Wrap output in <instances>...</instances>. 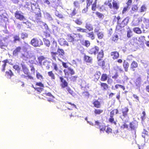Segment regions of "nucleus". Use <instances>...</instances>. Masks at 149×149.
<instances>
[{
	"label": "nucleus",
	"mask_w": 149,
	"mask_h": 149,
	"mask_svg": "<svg viewBox=\"0 0 149 149\" xmlns=\"http://www.w3.org/2000/svg\"><path fill=\"white\" fill-rule=\"evenodd\" d=\"M66 37V39L68 42L74 43L79 41L82 36L80 33H73L67 34Z\"/></svg>",
	"instance_id": "2"
},
{
	"label": "nucleus",
	"mask_w": 149,
	"mask_h": 149,
	"mask_svg": "<svg viewBox=\"0 0 149 149\" xmlns=\"http://www.w3.org/2000/svg\"><path fill=\"white\" fill-rule=\"evenodd\" d=\"M93 0H86V6L87 7H89L92 4Z\"/></svg>",
	"instance_id": "60"
},
{
	"label": "nucleus",
	"mask_w": 149,
	"mask_h": 149,
	"mask_svg": "<svg viewBox=\"0 0 149 149\" xmlns=\"http://www.w3.org/2000/svg\"><path fill=\"white\" fill-rule=\"evenodd\" d=\"M123 66L125 71V72H127L128 71V68L129 66V63L126 61L125 60H124L123 61Z\"/></svg>",
	"instance_id": "22"
},
{
	"label": "nucleus",
	"mask_w": 149,
	"mask_h": 149,
	"mask_svg": "<svg viewBox=\"0 0 149 149\" xmlns=\"http://www.w3.org/2000/svg\"><path fill=\"white\" fill-rule=\"evenodd\" d=\"M85 27L86 29L89 31H92L93 29L92 25L89 22L86 23Z\"/></svg>",
	"instance_id": "18"
},
{
	"label": "nucleus",
	"mask_w": 149,
	"mask_h": 149,
	"mask_svg": "<svg viewBox=\"0 0 149 149\" xmlns=\"http://www.w3.org/2000/svg\"><path fill=\"white\" fill-rule=\"evenodd\" d=\"M82 45L87 47H89L90 45V41L88 40H85L84 43L82 44Z\"/></svg>",
	"instance_id": "54"
},
{
	"label": "nucleus",
	"mask_w": 149,
	"mask_h": 149,
	"mask_svg": "<svg viewBox=\"0 0 149 149\" xmlns=\"http://www.w3.org/2000/svg\"><path fill=\"white\" fill-rule=\"evenodd\" d=\"M130 127L132 130H134L136 128L135 123L133 122L130 123Z\"/></svg>",
	"instance_id": "53"
},
{
	"label": "nucleus",
	"mask_w": 149,
	"mask_h": 149,
	"mask_svg": "<svg viewBox=\"0 0 149 149\" xmlns=\"http://www.w3.org/2000/svg\"><path fill=\"white\" fill-rule=\"evenodd\" d=\"M58 42L59 44L61 46H69L68 43L64 39L60 38Z\"/></svg>",
	"instance_id": "17"
},
{
	"label": "nucleus",
	"mask_w": 149,
	"mask_h": 149,
	"mask_svg": "<svg viewBox=\"0 0 149 149\" xmlns=\"http://www.w3.org/2000/svg\"><path fill=\"white\" fill-rule=\"evenodd\" d=\"M15 17L17 19L20 21H24L26 20L25 17L23 15V13L22 12L17 10L15 13Z\"/></svg>",
	"instance_id": "8"
},
{
	"label": "nucleus",
	"mask_w": 149,
	"mask_h": 149,
	"mask_svg": "<svg viewBox=\"0 0 149 149\" xmlns=\"http://www.w3.org/2000/svg\"><path fill=\"white\" fill-rule=\"evenodd\" d=\"M138 63L135 61H133L130 64V69L132 71H134L135 68L138 67Z\"/></svg>",
	"instance_id": "14"
},
{
	"label": "nucleus",
	"mask_w": 149,
	"mask_h": 149,
	"mask_svg": "<svg viewBox=\"0 0 149 149\" xmlns=\"http://www.w3.org/2000/svg\"><path fill=\"white\" fill-rule=\"evenodd\" d=\"M86 29L82 28L80 27H78L77 28V31L78 32H81L82 33H85L86 32Z\"/></svg>",
	"instance_id": "56"
},
{
	"label": "nucleus",
	"mask_w": 149,
	"mask_h": 149,
	"mask_svg": "<svg viewBox=\"0 0 149 149\" xmlns=\"http://www.w3.org/2000/svg\"><path fill=\"white\" fill-rule=\"evenodd\" d=\"M129 109L128 107H125L121 109L122 114L120 116V118L123 121H125L126 119L129 118L128 112Z\"/></svg>",
	"instance_id": "5"
},
{
	"label": "nucleus",
	"mask_w": 149,
	"mask_h": 149,
	"mask_svg": "<svg viewBox=\"0 0 149 149\" xmlns=\"http://www.w3.org/2000/svg\"><path fill=\"white\" fill-rule=\"evenodd\" d=\"M100 87L103 91H106L109 88L108 85L106 83L100 82Z\"/></svg>",
	"instance_id": "19"
},
{
	"label": "nucleus",
	"mask_w": 149,
	"mask_h": 149,
	"mask_svg": "<svg viewBox=\"0 0 149 149\" xmlns=\"http://www.w3.org/2000/svg\"><path fill=\"white\" fill-rule=\"evenodd\" d=\"M103 112V110L101 109H95L94 112L95 115H100Z\"/></svg>",
	"instance_id": "26"
},
{
	"label": "nucleus",
	"mask_w": 149,
	"mask_h": 149,
	"mask_svg": "<svg viewBox=\"0 0 149 149\" xmlns=\"http://www.w3.org/2000/svg\"><path fill=\"white\" fill-rule=\"evenodd\" d=\"M118 39V36L117 34H113L111 38L112 41L114 42H116Z\"/></svg>",
	"instance_id": "34"
},
{
	"label": "nucleus",
	"mask_w": 149,
	"mask_h": 149,
	"mask_svg": "<svg viewBox=\"0 0 149 149\" xmlns=\"http://www.w3.org/2000/svg\"><path fill=\"white\" fill-rule=\"evenodd\" d=\"M62 64L63 67L66 69H64L63 72L64 73L65 77L69 75L70 74L71 75H73L75 74L74 70L70 67H68L67 63L62 61Z\"/></svg>",
	"instance_id": "4"
},
{
	"label": "nucleus",
	"mask_w": 149,
	"mask_h": 149,
	"mask_svg": "<svg viewBox=\"0 0 149 149\" xmlns=\"http://www.w3.org/2000/svg\"><path fill=\"white\" fill-rule=\"evenodd\" d=\"M6 47L5 44L3 42V40L0 39V47L1 49H4Z\"/></svg>",
	"instance_id": "55"
},
{
	"label": "nucleus",
	"mask_w": 149,
	"mask_h": 149,
	"mask_svg": "<svg viewBox=\"0 0 149 149\" xmlns=\"http://www.w3.org/2000/svg\"><path fill=\"white\" fill-rule=\"evenodd\" d=\"M111 2V0L106 1L104 2V4L105 6H108L111 9V12L112 14H116L120 8L119 4L114 0H113L112 3Z\"/></svg>",
	"instance_id": "1"
},
{
	"label": "nucleus",
	"mask_w": 149,
	"mask_h": 149,
	"mask_svg": "<svg viewBox=\"0 0 149 149\" xmlns=\"http://www.w3.org/2000/svg\"><path fill=\"white\" fill-rule=\"evenodd\" d=\"M147 10V8L145 5H142L140 8V12H143L146 11Z\"/></svg>",
	"instance_id": "52"
},
{
	"label": "nucleus",
	"mask_w": 149,
	"mask_h": 149,
	"mask_svg": "<svg viewBox=\"0 0 149 149\" xmlns=\"http://www.w3.org/2000/svg\"><path fill=\"white\" fill-rule=\"evenodd\" d=\"M95 14L97 17L100 19L103 18L104 16V15L98 12H96L95 13Z\"/></svg>",
	"instance_id": "61"
},
{
	"label": "nucleus",
	"mask_w": 149,
	"mask_h": 149,
	"mask_svg": "<svg viewBox=\"0 0 149 149\" xmlns=\"http://www.w3.org/2000/svg\"><path fill=\"white\" fill-rule=\"evenodd\" d=\"M142 21L141 18H136L134 21V23L133 24L134 26H137L139 25L140 22Z\"/></svg>",
	"instance_id": "30"
},
{
	"label": "nucleus",
	"mask_w": 149,
	"mask_h": 149,
	"mask_svg": "<svg viewBox=\"0 0 149 149\" xmlns=\"http://www.w3.org/2000/svg\"><path fill=\"white\" fill-rule=\"evenodd\" d=\"M65 112L68 113V114L69 115L70 117H75L77 116L76 111H65Z\"/></svg>",
	"instance_id": "36"
},
{
	"label": "nucleus",
	"mask_w": 149,
	"mask_h": 149,
	"mask_svg": "<svg viewBox=\"0 0 149 149\" xmlns=\"http://www.w3.org/2000/svg\"><path fill=\"white\" fill-rule=\"evenodd\" d=\"M97 0H95L93 3L92 4L91 9L93 11L96 10L97 7Z\"/></svg>",
	"instance_id": "41"
},
{
	"label": "nucleus",
	"mask_w": 149,
	"mask_h": 149,
	"mask_svg": "<svg viewBox=\"0 0 149 149\" xmlns=\"http://www.w3.org/2000/svg\"><path fill=\"white\" fill-rule=\"evenodd\" d=\"M43 36L46 38L50 37L51 36L50 31L49 30H47L44 32Z\"/></svg>",
	"instance_id": "46"
},
{
	"label": "nucleus",
	"mask_w": 149,
	"mask_h": 149,
	"mask_svg": "<svg viewBox=\"0 0 149 149\" xmlns=\"http://www.w3.org/2000/svg\"><path fill=\"white\" fill-rule=\"evenodd\" d=\"M46 58L43 56H40L38 57V59L39 63H41L42 61L45 59Z\"/></svg>",
	"instance_id": "62"
},
{
	"label": "nucleus",
	"mask_w": 149,
	"mask_h": 149,
	"mask_svg": "<svg viewBox=\"0 0 149 149\" xmlns=\"http://www.w3.org/2000/svg\"><path fill=\"white\" fill-rule=\"evenodd\" d=\"M35 15L34 18L35 20L37 21H39L40 20L41 17V13L39 9L37 8L34 12Z\"/></svg>",
	"instance_id": "10"
},
{
	"label": "nucleus",
	"mask_w": 149,
	"mask_h": 149,
	"mask_svg": "<svg viewBox=\"0 0 149 149\" xmlns=\"http://www.w3.org/2000/svg\"><path fill=\"white\" fill-rule=\"evenodd\" d=\"M31 44L35 47H40L43 45L42 40L39 38H34L31 41Z\"/></svg>",
	"instance_id": "7"
},
{
	"label": "nucleus",
	"mask_w": 149,
	"mask_h": 149,
	"mask_svg": "<svg viewBox=\"0 0 149 149\" xmlns=\"http://www.w3.org/2000/svg\"><path fill=\"white\" fill-rule=\"evenodd\" d=\"M115 88L116 89H118V87H120L122 89L123 91H124L125 90V86H124L122 85H121L120 84H117L116 85H115Z\"/></svg>",
	"instance_id": "58"
},
{
	"label": "nucleus",
	"mask_w": 149,
	"mask_h": 149,
	"mask_svg": "<svg viewBox=\"0 0 149 149\" xmlns=\"http://www.w3.org/2000/svg\"><path fill=\"white\" fill-rule=\"evenodd\" d=\"M52 65L54 70L56 71H58V68L57 64L55 62H52Z\"/></svg>",
	"instance_id": "49"
},
{
	"label": "nucleus",
	"mask_w": 149,
	"mask_h": 149,
	"mask_svg": "<svg viewBox=\"0 0 149 149\" xmlns=\"http://www.w3.org/2000/svg\"><path fill=\"white\" fill-rule=\"evenodd\" d=\"M101 74L100 71L97 72L94 75V78L97 80L99 79Z\"/></svg>",
	"instance_id": "48"
},
{
	"label": "nucleus",
	"mask_w": 149,
	"mask_h": 149,
	"mask_svg": "<svg viewBox=\"0 0 149 149\" xmlns=\"http://www.w3.org/2000/svg\"><path fill=\"white\" fill-rule=\"evenodd\" d=\"M26 75H25L24 74H22L21 75V77L24 79H26L27 80L30 79L31 80H33V77L30 75V73H28V74H26Z\"/></svg>",
	"instance_id": "28"
},
{
	"label": "nucleus",
	"mask_w": 149,
	"mask_h": 149,
	"mask_svg": "<svg viewBox=\"0 0 149 149\" xmlns=\"http://www.w3.org/2000/svg\"><path fill=\"white\" fill-rule=\"evenodd\" d=\"M117 114L119 113V111L118 109H114L111 111L110 113V117L109 118L108 121L111 124H113L115 125L117 124V121L115 120L113 117L114 115Z\"/></svg>",
	"instance_id": "6"
},
{
	"label": "nucleus",
	"mask_w": 149,
	"mask_h": 149,
	"mask_svg": "<svg viewBox=\"0 0 149 149\" xmlns=\"http://www.w3.org/2000/svg\"><path fill=\"white\" fill-rule=\"evenodd\" d=\"M128 127V125L125 122H124L123 124L120 127L121 129H124L125 128L127 129Z\"/></svg>",
	"instance_id": "57"
},
{
	"label": "nucleus",
	"mask_w": 149,
	"mask_h": 149,
	"mask_svg": "<svg viewBox=\"0 0 149 149\" xmlns=\"http://www.w3.org/2000/svg\"><path fill=\"white\" fill-rule=\"evenodd\" d=\"M127 36L128 38H130L132 36V31L130 29L127 31Z\"/></svg>",
	"instance_id": "59"
},
{
	"label": "nucleus",
	"mask_w": 149,
	"mask_h": 149,
	"mask_svg": "<svg viewBox=\"0 0 149 149\" xmlns=\"http://www.w3.org/2000/svg\"><path fill=\"white\" fill-rule=\"evenodd\" d=\"M74 21L76 24L79 25H81L83 23L82 22L80 18H77Z\"/></svg>",
	"instance_id": "47"
},
{
	"label": "nucleus",
	"mask_w": 149,
	"mask_h": 149,
	"mask_svg": "<svg viewBox=\"0 0 149 149\" xmlns=\"http://www.w3.org/2000/svg\"><path fill=\"white\" fill-rule=\"evenodd\" d=\"M84 58V61L86 62L91 63L92 62V58L89 56L85 55Z\"/></svg>",
	"instance_id": "27"
},
{
	"label": "nucleus",
	"mask_w": 149,
	"mask_h": 149,
	"mask_svg": "<svg viewBox=\"0 0 149 149\" xmlns=\"http://www.w3.org/2000/svg\"><path fill=\"white\" fill-rule=\"evenodd\" d=\"M66 89L67 91L68 92L67 93L68 94H69L72 95L73 96L74 93L73 91L69 87L67 86L66 87Z\"/></svg>",
	"instance_id": "35"
},
{
	"label": "nucleus",
	"mask_w": 149,
	"mask_h": 149,
	"mask_svg": "<svg viewBox=\"0 0 149 149\" xmlns=\"http://www.w3.org/2000/svg\"><path fill=\"white\" fill-rule=\"evenodd\" d=\"M82 95L84 98H88L90 96V94L88 91H84L82 93Z\"/></svg>",
	"instance_id": "38"
},
{
	"label": "nucleus",
	"mask_w": 149,
	"mask_h": 149,
	"mask_svg": "<svg viewBox=\"0 0 149 149\" xmlns=\"http://www.w3.org/2000/svg\"><path fill=\"white\" fill-rule=\"evenodd\" d=\"M97 35L98 38L99 39H102L104 37L103 33L102 32H99L97 34Z\"/></svg>",
	"instance_id": "51"
},
{
	"label": "nucleus",
	"mask_w": 149,
	"mask_h": 149,
	"mask_svg": "<svg viewBox=\"0 0 149 149\" xmlns=\"http://www.w3.org/2000/svg\"><path fill=\"white\" fill-rule=\"evenodd\" d=\"M108 78V76L106 74H102L101 75L100 80L102 81H106Z\"/></svg>",
	"instance_id": "32"
},
{
	"label": "nucleus",
	"mask_w": 149,
	"mask_h": 149,
	"mask_svg": "<svg viewBox=\"0 0 149 149\" xmlns=\"http://www.w3.org/2000/svg\"><path fill=\"white\" fill-rule=\"evenodd\" d=\"M21 50V48L20 47L18 46L17 47L13 52V55H17L18 53L20 52Z\"/></svg>",
	"instance_id": "25"
},
{
	"label": "nucleus",
	"mask_w": 149,
	"mask_h": 149,
	"mask_svg": "<svg viewBox=\"0 0 149 149\" xmlns=\"http://www.w3.org/2000/svg\"><path fill=\"white\" fill-rule=\"evenodd\" d=\"M95 125L98 126V128L100 132L105 131L107 127V126L104 124H101L98 121H95Z\"/></svg>",
	"instance_id": "11"
},
{
	"label": "nucleus",
	"mask_w": 149,
	"mask_h": 149,
	"mask_svg": "<svg viewBox=\"0 0 149 149\" xmlns=\"http://www.w3.org/2000/svg\"><path fill=\"white\" fill-rule=\"evenodd\" d=\"M110 55L112 56V58L113 60L117 59L120 55L119 52L117 51L111 52L110 53Z\"/></svg>",
	"instance_id": "15"
},
{
	"label": "nucleus",
	"mask_w": 149,
	"mask_h": 149,
	"mask_svg": "<svg viewBox=\"0 0 149 149\" xmlns=\"http://www.w3.org/2000/svg\"><path fill=\"white\" fill-rule=\"evenodd\" d=\"M129 19L128 17L125 18L119 24L120 26L123 27L127 25L129 22Z\"/></svg>",
	"instance_id": "16"
},
{
	"label": "nucleus",
	"mask_w": 149,
	"mask_h": 149,
	"mask_svg": "<svg viewBox=\"0 0 149 149\" xmlns=\"http://www.w3.org/2000/svg\"><path fill=\"white\" fill-rule=\"evenodd\" d=\"M36 77L37 79L40 80H43L44 79L43 76L39 72L36 73Z\"/></svg>",
	"instance_id": "45"
},
{
	"label": "nucleus",
	"mask_w": 149,
	"mask_h": 149,
	"mask_svg": "<svg viewBox=\"0 0 149 149\" xmlns=\"http://www.w3.org/2000/svg\"><path fill=\"white\" fill-rule=\"evenodd\" d=\"M59 78L61 82V86L62 88H64L68 86V84L67 81L64 79L63 77H60Z\"/></svg>",
	"instance_id": "12"
},
{
	"label": "nucleus",
	"mask_w": 149,
	"mask_h": 149,
	"mask_svg": "<svg viewBox=\"0 0 149 149\" xmlns=\"http://www.w3.org/2000/svg\"><path fill=\"white\" fill-rule=\"evenodd\" d=\"M45 94L46 95L49 97L50 98H47V100L49 102H53V99L54 98V96H53L50 92L48 93H45Z\"/></svg>",
	"instance_id": "29"
},
{
	"label": "nucleus",
	"mask_w": 149,
	"mask_h": 149,
	"mask_svg": "<svg viewBox=\"0 0 149 149\" xmlns=\"http://www.w3.org/2000/svg\"><path fill=\"white\" fill-rule=\"evenodd\" d=\"M28 37V35L26 33H22L21 34V38L22 39H24L25 38H26Z\"/></svg>",
	"instance_id": "64"
},
{
	"label": "nucleus",
	"mask_w": 149,
	"mask_h": 149,
	"mask_svg": "<svg viewBox=\"0 0 149 149\" xmlns=\"http://www.w3.org/2000/svg\"><path fill=\"white\" fill-rule=\"evenodd\" d=\"M99 49V48L98 46H95L88 50V52L90 54L96 55L98 52Z\"/></svg>",
	"instance_id": "9"
},
{
	"label": "nucleus",
	"mask_w": 149,
	"mask_h": 149,
	"mask_svg": "<svg viewBox=\"0 0 149 149\" xmlns=\"http://www.w3.org/2000/svg\"><path fill=\"white\" fill-rule=\"evenodd\" d=\"M97 58V60H100L102 59L103 57L104 56V51L103 50H101V51L98 52Z\"/></svg>",
	"instance_id": "20"
},
{
	"label": "nucleus",
	"mask_w": 149,
	"mask_h": 149,
	"mask_svg": "<svg viewBox=\"0 0 149 149\" xmlns=\"http://www.w3.org/2000/svg\"><path fill=\"white\" fill-rule=\"evenodd\" d=\"M80 13V8H74L71 13L70 14V15L71 17L74 16L76 14Z\"/></svg>",
	"instance_id": "13"
},
{
	"label": "nucleus",
	"mask_w": 149,
	"mask_h": 149,
	"mask_svg": "<svg viewBox=\"0 0 149 149\" xmlns=\"http://www.w3.org/2000/svg\"><path fill=\"white\" fill-rule=\"evenodd\" d=\"M86 36L92 40H93L95 38V35L93 31L89 32L87 33Z\"/></svg>",
	"instance_id": "24"
},
{
	"label": "nucleus",
	"mask_w": 149,
	"mask_h": 149,
	"mask_svg": "<svg viewBox=\"0 0 149 149\" xmlns=\"http://www.w3.org/2000/svg\"><path fill=\"white\" fill-rule=\"evenodd\" d=\"M51 57L52 59L55 61H56V58H57L58 60L60 61L58 57H61L63 56L65 54V52L63 49H62L58 48L57 52H50Z\"/></svg>",
	"instance_id": "3"
},
{
	"label": "nucleus",
	"mask_w": 149,
	"mask_h": 149,
	"mask_svg": "<svg viewBox=\"0 0 149 149\" xmlns=\"http://www.w3.org/2000/svg\"><path fill=\"white\" fill-rule=\"evenodd\" d=\"M13 42H16L17 41H20L21 40L19 35H15L13 37Z\"/></svg>",
	"instance_id": "43"
},
{
	"label": "nucleus",
	"mask_w": 149,
	"mask_h": 149,
	"mask_svg": "<svg viewBox=\"0 0 149 149\" xmlns=\"http://www.w3.org/2000/svg\"><path fill=\"white\" fill-rule=\"evenodd\" d=\"M55 14L56 16L59 18L62 19L64 18L63 15L56 10L55 11Z\"/></svg>",
	"instance_id": "40"
},
{
	"label": "nucleus",
	"mask_w": 149,
	"mask_h": 149,
	"mask_svg": "<svg viewBox=\"0 0 149 149\" xmlns=\"http://www.w3.org/2000/svg\"><path fill=\"white\" fill-rule=\"evenodd\" d=\"M134 31L138 34H140L142 33V31L140 28L139 27H135L133 29Z\"/></svg>",
	"instance_id": "39"
},
{
	"label": "nucleus",
	"mask_w": 149,
	"mask_h": 149,
	"mask_svg": "<svg viewBox=\"0 0 149 149\" xmlns=\"http://www.w3.org/2000/svg\"><path fill=\"white\" fill-rule=\"evenodd\" d=\"M6 75L10 77L13 75V74L11 70H9L8 71L6 72Z\"/></svg>",
	"instance_id": "63"
},
{
	"label": "nucleus",
	"mask_w": 149,
	"mask_h": 149,
	"mask_svg": "<svg viewBox=\"0 0 149 149\" xmlns=\"http://www.w3.org/2000/svg\"><path fill=\"white\" fill-rule=\"evenodd\" d=\"M105 131L106 133L109 134L112 133V130L111 127H109V126H107L106 129Z\"/></svg>",
	"instance_id": "50"
},
{
	"label": "nucleus",
	"mask_w": 149,
	"mask_h": 149,
	"mask_svg": "<svg viewBox=\"0 0 149 149\" xmlns=\"http://www.w3.org/2000/svg\"><path fill=\"white\" fill-rule=\"evenodd\" d=\"M48 75L51 77L52 80H54L55 79V76L52 71H49L47 73Z\"/></svg>",
	"instance_id": "37"
},
{
	"label": "nucleus",
	"mask_w": 149,
	"mask_h": 149,
	"mask_svg": "<svg viewBox=\"0 0 149 149\" xmlns=\"http://www.w3.org/2000/svg\"><path fill=\"white\" fill-rule=\"evenodd\" d=\"M2 62L3 63V64L2 65V71L3 72L5 70V67L6 65V63L8 62V59H6L2 61Z\"/></svg>",
	"instance_id": "42"
},
{
	"label": "nucleus",
	"mask_w": 149,
	"mask_h": 149,
	"mask_svg": "<svg viewBox=\"0 0 149 149\" xmlns=\"http://www.w3.org/2000/svg\"><path fill=\"white\" fill-rule=\"evenodd\" d=\"M94 106L96 108H100L101 107V104L98 100H95L93 102Z\"/></svg>",
	"instance_id": "21"
},
{
	"label": "nucleus",
	"mask_w": 149,
	"mask_h": 149,
	"mask_svg": "<svg viewBox=\"0 0 149 149\" xmlns=\"http://www.w3.org/2000/svg\"><path fill=\"white\" fill-rule=\"evenodd\" d=\"M43 41L44 42V45L48 47H49L50 45V42L46 38H44L43 39Z\"/></svg>",
	"instance_id": "44"
},
{
	"label": "nucleus",
	"mask_w": 149,
	"mask_h": 149,
	"mask_svg": "<svg viewBox=\"0 0 149 149\" xmlns=\"http://www.w3.org/2000/svg\"><path fill=\"white\" fill-rule=\"evenodd\" d=\"M97 61L98 64L99 65L103 68L105 67V62L104 61L101 59L100 60H97Z\"/></svg>",
	"instance_id": "31"
},
{
	"label": "nucleus",
	"mask_w": 149,
	"mask_h": 149,
	"mask_svg": "<svg viewBox=\"0 0 149 149\" xmlns=\"http://www.w3.org/2000/svg\"><path fill=\"white\" fill-rule=\"evenodd\" d=\"M22 67L23 71L24 74H28L29 73V70L28 68L24 65H22Z\"/></svg>",
	"instance_id": "23"
},
{
	"label": "nucleus",
	"mask_w": 149,
	"mask_h": 149,
	"mask_svg": "<svg viewBox=\"0 0 149 149\" xmlns=\"http://www.w3.org/2000/svg\"><path fill=\"white\" fill-rule=\"evenodd\" d=\"M57 43L56 42L54 41L53 45H52L50 47V50L51 52L55 51L56 49Z\"/></svg>",
	"instance_id": "33"
}]
</instances>
